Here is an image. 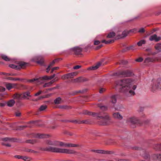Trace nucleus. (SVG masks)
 <instances>
[{
	"mask_svg": "<svg viewBox=\"0 0 161 161\" xmlns=\"http://www.w3.org/2000/svg\"><path fill=\"white\" fill-rule=\"evenodd\" d=\"M136 81L130 78L124 79L116 81L115 87L116 89H120V91L122 92L129 93L131 96L135 95V90L137 88L135 84Z\"/></svg>",
	"mask_w": 161,
	"mask_h": 161,
	"instance_id": "obj_1",
	"label": "nucleus"
},
{
	"mask_svg": "<svg viewBox=\"0 0 161 161\" xmlns=\"http://www.w3.org/2000/svg\"><path fill=\"white\" fill-rule=\"evenodd\" d=\"M82 114L88 115H92L94 117L97 116L99 118L104 119V120L98 121V124L100 125H106L109 124L110 123V117L108 114L104 112H100L97 113H92L85 110L83 111Z\"/></svg>",
	"mask_w": 161,
	"mask_h": 161,
	"instance_id": "obj_2",
	"label": "nucleus"
},
{
	"mask_svg": "<svg viewBox=\"0 0 161 161\" xmlns=\"http://www.w3.org/2000/svg\"><path fill=\"white\" fill-rule=\"evenodd\" d=\"M44 150L46 151H50L53 152L61 153L66 154H75L76 152L73 149L58 148L56 147H46Z\"/></svg>",
	"mask_w": 161,
	"mask_h": 161,
	"instance_id": "obj_3",
	"label": "nucleus"
},
{
	"mask_svg": "<svg viewBox=\"0 0 161 161\" xmlns=\"http://www.w3.org/2000/svg\"><path fill=\"white\" fill-rule=\"evenodd\" d=\"M134 75L132 72L130 70H126L119 71L114 74V75L121 77H127L132 76Z\"/></svg>",
	"mask_w": 161,
	"mask_h": 161,
	"instance_id": "obj_4",
	"label": "nucleus"
},
{
	"mask_svg": "<svg viewBox=\"0 0 161 161\" xmlns=\"http://www.w3.org/2000/svg\"><path fill=\"white\" fill-rule=\"evenodd\" d=\"M38 125V121H30L28 124L26 125H23L20 126V129H23L24 128H25L26 127H32L34 126H37Z\"/></svg>",
	"mask_w": 161,
	"mask_h": 161,
	"instance_id": "obj_5",
	"label": "nucleus"
},
{
	"mask_svg": "<svg viewBox=\"0 0 161 161\" xmlns=\"http://www.w3.org/2000/svg\"><path fill=\"white\" fill-rule=\"evenodd\" d=\"M26 64L24 62H21L20 63L19 65H16L13 64H9V66L12 68L16 69L19 70L25 67Z\"/></svg>",
	"mask_w": 161,
	"mask_h": 161,
	"instance_id": "obj_6",
	"label": "nucleus"
},
{
	"mask_svg": "<svg viewBox=\"0 0 161 161\" xmlns=\"http://www.w3.org/2000/svg\"><path fill=\"white\" fill-rule=\"evenodd\" d=\"M127 121L131 125H138L140 123L139 120L135 117L129 118L127 119Z\"/></svg>",
	"mask_w": 161,
	"mask_h": 161,
	"instance_id": "obj_7",
	"label": "nucleus"
},
{
	"mask_svg": "<svg viewBox=\"0 0 161 161\" xmlns=\"http://www.w3.org/2000/svg\"><path fill=\"white\" fill-rule=\"evenodd\" d=\"M153 84L152 85V91L153 92L158 89L159 84V79H153L152 80Z\"/></svg>",
	"mask_w": 161,
	"mask_h": 161,
	"instance_id": "obj_8",
	"label": "nucleus"
},
{
	"mask_svg": "<svg viewBox=\"0 0 161 161\" xmlns=\"http://www.w3.org/2000/svg\"><path fill=\"white\" fill-rule=\"evenodd\" d=\"M70 50L76 55L80 54L82 51L81 48L79 47H75L72 48L70 49Z\"/></svg>",
	"mask_w": 161,
	"mask_h": 161,
	"instance_id": "obj_9",
	"label": "nucleus"
},
{
	"mask_svg": "<svg viewBox=\"0 0 161 161\" xmlns=\"http://www.w3.org/2000/svg\"><path fill=\"white\" fill-rule=\"evenodd\" d=\"M161 39L160 37H157L156 34H154L151 36L149 38V40L151 41H155V42H158Z\"/></svg>",
	"mask_w": 161,
	"mask_h": 161,
	"instance_id": "obj_10",
	"label": "nucleus"
},
{
	"mask_svg": "<svg viewBox=\"0 0 161 161\" xmlns=\"http://www.w3.org/2000/svg\"><path fill=\"white\" fill-rule=\"evenodd\" d=\"M157 60L156 58L154 57H147L145 58L144 60V63H148L150 62H154Z\"/></svg>",
	"mask_w": 161,
	"mask_h": 161,
	"instance_id": "obj_11",
	"label": "nucleus"
},
{
	"mask_svg": "<svg viewBox=\"0 0 161 161\" xmlns=\"http://www.w3.org/2000/svg\"><path fill=\"white\" fill-rule=\"evenodd\" d=\"M14 99L18 100L22 99V94L16 93H15L13 96Z\"/></svg>",
	"mask_w": 161,
	"mask_h": 161,
	"instance_id": "obj_12",
	"label": "nucleus"
},
{
	"mask_svg": "<svg viewBox=\"0 0 161 161\" xmlns=\"http://www.w3.org/2000/svg\"><path fill=\"white\" fill-rule=\"evenodd\" d=\"M16 86V85L15 84L8 83L6 85V87L8 90H10L12 88H15Z\"/></svg>",
	"mask_w": 161,
	"mask_h": 161,
	"instance_id": "obj_13",
	"label": "nucleus"
},
{
	"mask_svg": "<svg viewBox=\"0 0 161 161\" xmlns=\"http://www.w3.org/2000/svg\"><path fill=\"white\" fill-rule=\"evenodd\" d=\"M22 94V99L25 98L27 99H29V98L28 97H31L30 95V92H27L24 93Z\"/></svg>",
	"mask_w": 161,
	"mask_h": 161,
	"instance_id": "obj_14",
	"label": "nucleus"
},
{
	"mask_svg": "<svg viewBox=\"0 0 161 161\" xmlns=\"http://www.w3.org/2000/svg\"><path fill=\"white\" fill-rule=\"evenodd\" d=\"M117 96V95H114L111 97V102L112 103H115L116 102Z\"/></svg>",
	"mask_w": 161,
	"mask_h": 161,
	"instance_id": "obj_15",
	"label": "nucleus"
},
{
	"mask_svg": "<svg viewBox=\"0 0 161 161\" xmlns=\"http://www.w3.org/2000/svg\"><path fill=\"white\" fill-rule=\"evenodd\" d=\"M113 116L114 118L120 119H122L123 118L122 116L118 112L114 113Z\"/></svg>",
	"mask_w": 161,
	"mask_h": 161,
	"instance_id": "obj_16",
	"label": "nucleus"
},
{
	"mask_svg": "<svg viewBox=\"0 0 161 161\" xmlns=\"http://www.w3.org/2000/svg\"><path fill=\"white\" fill-rule=\"evenodd\" d=\"M101 63L100 62H99L96 65L94 66H92L91 67L89 68H88V69L92 70H94L96 69L99 68V67L101 65Z\"/></svg>",
	"mask_w": 161,
	"mask_h": 161,
	"instance_id": "obj_17",
	"label": "nucleus"
},
{
	"mask_svg": "<svg viewBox=\"0 0 161 161\" xmlns=\"http://www.w3.org/2000/svg\"><path fill=\"white\" fill-rule=\"evenodd\" d=\"M77 73L75 72L71 73L66 74V76L67 79L73 78L74 76H75Z\"/></svg>",
	"mask_w": 161,
	"mask_h": 161,
	"instance_id": "obj_18",
	"label": "nucleus"
},
{
	"mask_svg": "<svg viewBox=\"0 0 161 161\" xmlns=\"http://www.w3.org/2000/svg\"><path fill=\"white\" fill-rule=\"evenodd\" d=\"M153 158L154 160H158L161 161V153L160 154H155L153 155Z\"/></svg>",
	"mask_w": 161,
	"mask_h": 161,
	"instance_id": "obj_19",
	"label": "nucleus"
},
{
	"mask_svg": "<svg viewBox=\"0 0 161 161\" xmlns=\"http://www.w3.org/2000/svg\"><path fill=\"white\" fill-rule=\"evenodd\" d=\"M1 57L2 58L6 61H9L11 60V59L8 58L6 55L4 54H2Z\"/></svg>",
	"mask_w": 161,
	"mask_h": 161,
	"instance_id": "obj_20",
	"label": "nucleus"
},
{
	"mask_svg": "<svg viewBox=\"0 0 161 161\" xmlns=\"http://www.w3.org/2000/svg\"><path fill=\"white\" fill-rule=\"evenodd\" d=\"M129 32H128L127 30L124 31L122 33V35L119 36V38H121L123 37L126 36L129 33Z\"/></svg>",
	"mask_w": 161,
	"mask_h": 161,
	"instance_id": "obj_21",
	"label": "nucleus"
},
{
	"mask_svg": "<svg viewBox=\"0 0 161 161\" xmlns=\"http://www.w3.org/2000/svg\"><path fill=\"white\" fill-rule=\"evenodd\" d=\"M155 48L158 52L161 51V44H156L155 46Z\"/></svg>",
	"mask_w": 161,
	"mask_h": 161,
	"instance_id": "obj_22",
	"label": "nucleus"
},
{
	"mask_svg": "<svg viewBox=\"0 0 161 161\" xmlns=\"http://www.w3.org/2000/svg\"><path fill=\"white\" fill-rule=\"evenodd\" d=\"M15 103L14 101L12 99L9 101L7 103V105L9 107L12 106Z\"/></svg>",
	"mask_w": 161,
	"mask_h": 161,
	"instance_id": "obj_23",
	"label": "nucleus"
},
{
	"mask_svg": "<svg viewBox=\"0 0 161 161\" xmlns=\"http://www.w3.org/2000/svg\"><path fill=\"white\" fill-rule=\"evenodd\" d=\"M48 136L46 135H44L43 134H37V136H36V137H38L40 138H47V136Z\"/></svg>",
	"mask_w": 161,
	"mask_h": 161,
	"instance_id": "obj_24",
	"label": "nucleus"
},
{
	"mask_svg": "<svg viewBox=\"0 0 161 161\" xmlns=\"http://www.w3.org/2000/svg\"><path fill=\"white\" fill-rule=\"evenodd\" d=\"M154 149L156 151H161V145H155L154 147Z\"/></svg>",
	"mask_w": 161,
	"mask_h": 161,
	"instance_id": "obj_25",
	"label": "nucleus"
},
{
	"mask_svg": "<svg viewBox=\"0 0 161 161\" xmlns=\"http://www.w3.org/2000/svg\"><path fill=\"white\" fill-rule=\"evenodd\" d=\"M114 40H110L108 41H105V40H103L102 41V43H104L106 44H109L111 43L114 42Z\"/></svg>",
	"mask_w": 161,
	"mask_h": 161,
	"instance_id": "obj_26",
	"label": "nucleus"
},
{
	"mask_svg": "<svg viewBox=\"0 0 161 161\" xmlns=\"http://www.w3.org/2000/svg\"><path fill=\"white\" fill-rule=\"evenodd\" d=\"M61 98L59 97L56 99L54 101V103L55 104H58L61 103Z\"/></svg>",
	"mask_w": 161,
	"mask_h": 161,
	"instance_id": "obj_27",
	"label": "nucleus"
},
{
	"mask_svg": "<svg viewBox=\"0 0 161 161\" xmlns=\"http://www.w3.org/2000/svg\"><path fill=\"white\" fill-rule=\"evenodd\" d=\"M67 147H75L79 146L78 145L71 143H67Z\"/></svg>",
	"mask_w": 161,
	"mask_h": 161,
	"instance_id": "obj_28",
	"label": "nucleus"
},
{
	"mask_svg": "<svg viewBox=\"0 0 161 161\" xmlns=\"http://www.w3.org/2000/svg\"><path fill=\"white\" fill-rule=\"evenodd\" d=\"M71 122H75V123H78V124H80V123H85L87 124V121L86 120H83L79 122H78L77 121L75 120V121H71Z\"/></svg>",
	"mask_w": 161,
	"mask_h": 161,
	"instance_id": "obj_29",
	"label": "nucleus"
},
{
	"mask_svg": "<svg viewBox=\"0 0 161 161\" xmlns=\"http://www.w3.org/2000/svg\"><path fill=\"white\" fill-rule=\"evenodd\" d=\"M22 159L25 161H29L31 159V158L27 156H22Z\"/></svg>",
	"mask_w": 161,
	"mask_h": 161,
	"instance_id": "obj_30",
	"label": "nucleus"
},
{
	"mask_svg": "<svg viewBox=\"0 0 161 161\" xmlns=\"http://www.w3.org/2000/svg\"><path fill=\"white\" fill-rule=\"evenodd\" d=\"M146 43V41L145 40H141L139 42H137V45L139 46H141L142 44H144Z\"/></svg>",
	"mask_w": 161,
	"mask_h": 161,
	"instance_id": "obj_31",
	"label": "nucleus"
},
{
	"mask_svg": "<svg viewBox=\"0 0 161 161\" xmlns=\"http://www.w3.org/2000/svg\"><path fill=\"white\" fill-rule=\"evenodd\" d=\"M47 108V106L46 105H41L39 108V110L40 111H42L45 110Z\"/></svg>",
	"mask_w": 161,
	"mask_h": 161,
	"instance_id": "obj_32",
	"label": "nucleus"
},
{
	"mask_svg": "<svg viewBox=\"0 0 161 161\" xmlns=\"http://www.w3.org/2000/svg\"><path fill=\"white\" fill-rule=\"evenodd\" d=\"M115 36V33L113 32H111L108 35L107 37L110 38H113V37H114Z\"/></svg>",
	"mask_w": 161,
	"mask_h": 161,
	"instance_id": "obj_33",
	"label": "nucleus"
},
{
	"mask_svg": "<svg viewBox=\"0 0 161 161\" xmlns=\"http://www.w3.org/2000/svg\"><path fill=\"white\" fill-rule=\"evenodd\" d=\"M93 151L99 153H105V152L102 150H93Z\"/></svg>",
	"mask_w": 161,
	"mask_h": 161,
	"instance_id": "obj_34",
	"label": "nucleus"
},
{
	"mask_svg": "<svg viewBox=\"0 0 161 161\" xmlns=\"http://www.w3.org/2000/svg\"><path fill=\"white\" fill-rule=\"evenodd\" d=\"M49 77L47 75L44 76L40 78V79L44 80H49Z\"/></svg>",
	"mask_w": 161,
	"mask_h": 161,
	"instance_id": "obj_35",
	"label": "nucleus"
},
{
	"mask_svg": "<svg viewBox=\"0 0 161 161\" xmlns=\"http://www.w3.org/2000/svg\"><path fill=\"white\" fill-rule=\"evenodd\" d=\"M3 141H5L6 142H8V141L10 142L12 141L11 139L9 138H8V137H6V138H3Z\"/></svg>",
	"mask_w": 161,
	"mask_h": 161,
	"instance_id": "obj_36",
	"label": "nucleus"
},
{
	"mask_svg": "<svg viewBox=\"0 0 161 161\" xmlns=\"http://www.w3.org/2000/svg\"><path fill=\"white\" fill-rule=\"evenodd\" d=\"M59 145L61 146H64L65 147H67V143H64L62 142H59Z\"/></svg>",
	"mask_w": 161,
	"mask_h": 161,
	"instance_id": "obj_37",
	"label": "nucleus"
},
{
	"mask_svg": "<svg viewBox=\"0 0 161 161\" xmlns=\"http://www.w3.org/2000/svg\"><path fill=\"white\" fill-rule=\"evenodd\" d=\"M100 109L103 110H106L107 109V107L105 106H101L100 107Z\"/></svg>",
	"mask_w": 161,
	"mask_h": 161,
	"instance_id": "obj_38",
	"label": "nucleus"
},
{
	"mask_svg": "<svg viewBox=\"0 0 161 161\" xmlns=\"http://www.w3.org/2000/svg\"><path fill=\"white\" fill-rule=\"evenodd\" d=\"M58 59H54V60L53 62H51L50 64H49L51 66H52V65H53V64H54L57 61H58Z\"/></svg>",
	"mask_w": 161,
	"mask_h": 161,
	"instance_id": "obj_39",
	"label": "nucleus"
},
{
	"mask_svg": "<svg viewBox=\"0 0 161 161\" xmlns=\"http://www.w3.org/2000/svg\"><path fill=\"white\" fill-rule=\"evenodd\" d=\"M26 152H30L31 153H35L36 152V151L31 149H27L25 151Z\"/></svg>",
	"mask_w": 161,
	"mask_h": 161,
	"instance_id": "obj_40",
	"label": "nucleus"
},
{
	"mask_svg": "<svg viewBox=\"0 0 161 161\" xmlns=\"http://www.w3.org/2000/svg\"><path fill=\"white\" fill-rule=\"evenodd\" d=\"M47 143L48 144L50 145H54L55 144L53 142L51 141H47Z\"/></svg>",
	"mask_w": 161,
	"mask_h": 161,
	"instance_id": "obj_41",
	"label": "nucleus"
},
{
	"mask_svg": "<svg viewBox=\"0 0 161 161\" xmlns=\"http://www.w3.org/2000/svg\"><path fill=\"white\" fill-rule=\"evenodd\" d=\"M81 78L80 77H79L77 78H76L75 79V82H80L81 81Z\"/></svg>",
	"mask_w": 161,
	"mask_h": 161,
	"instance_id": "obj_42",
	"label": "nucleus"
},
{
	"mask_svg": "<svg viewBox=\"0 0 161 161\" xmlns=\"http://www.w3.org/2000/svg\"><path fill=\"white\" fill-rule=\"evenodd\" d=\"M38 80V79H37L34 78V79H32L28 80V82H33L34 81H36V80Z\"/></svg>",
	"mask_w": 161,
	"mask_h": 161,
	"instance_id": "obj_43",
	"label": "nucleus"
},
{
	"mask_svg": "<svg viewBox=\"0 0 161 161\" xmlns=\"http://www.w3.org/2000/svg\"><path fill=\"white\" fill-rule=\"evenodd\" d=\"M51 86V85L50 84V83L49 82L48 83H45L43 85V87H49V86Z\"/></svg>",
	"mask_w": 161,
	"mask_h": 161,
	"instance_id": "obj_44",
	"label": "nucleus"
},
{
	"mask_svg": "<svg viewBox=\"0 0 161 161\" xmlns=\"http://www.w3.org/2000/svg\"><path fill=\"white\" fill-rule=\"evenodd\" d=\"M138 32L140 33H144L145 32V30L144 28H142L139 29Z\"/></svg>",
	"mask_w": 161,
	"mask_h": 161,
	"instance_id": "obj_45",
	"label": "nucleus"
},
{
	"mask_svg": "<svg viewBox=\"0 0 161 161\" xmlns=\"http://www.w3.org/2000/svg\"><path fill=\"white\" fill-rule=\"evenodd\" d=\"M42 91L40 90L37 92L34 95V96H37L40 95V94H41L42 93Z\"/></svg>",
	"mask_w": 161,
	"mask_h": 161,
	"instance_id": "obj_46",
	"label": "nucleus"
},
{
	"mask_svg": "<svg viewBox=\"0 0 161 161\" xmlns=\"http://www.w3.org/2000/svg\"><path fill=\"white\" fill-rule=\"evenodd\" d=\"M143 60V59L142 58H139L136 59V61L137 62H141Z\"/></svg>",
	"mask_w": 161,
	"mask_h": 161,
	"instance_id": "obj_47",
	"label": "nucleus"
},
{
	"mask_svg": "<svg viewBox=\"0 0 161 161\" xmlns=\"http://www.w3.org/2000/svg\"><path fill=\"white\" fill-rule=\"evenodd\" d=\"M136 46L134 45L132 46L129 48V49H131V50H135L136 49V48L135 47Z\"/></svg>",
	"mask_w": 161,
	"mask_h": 161,
	"instance_id": "obj_48",
	"label": "nucleus"
},
{
	"mask_svg": "<svg viewBox=\"0 0 161 161\" xmlns=\"http://www.w3.org/2000/svg\"><path fill=\"white\" fill-rule=\"evenodd\" d=\"M59 69V67H55L53 68L52 69L51 73H53V72L55 70L57 69Z\"/></svg>",
	"mask_w": 161,
	"mask_h": 161,
	"instance_id": "obj_49",
	"label": "nucleus"
},
{
	"mask_svg": "<svg viewBox=\"0 0 161 161\" xmlns=\"http://www.w3.org/2000/svg\"><path fill=\"white\" fill-rule=\"evenodd\" d=\"M81 67V66L79 65H76L74 67V69H77L80 68Z\"/></svg>",
	"mask_w": 161,
	"mask_h": 161,
	"instance_id": "obj_50",
	"label": "nucleus"
},
{
	"mask_svg": "<svg viewBox=\"0 0 161 161\" xmlns=\"http://www.w3.org/2000/svg\"><path fill=\"white\" fill-rule=\"evenodd\" d=\"M100 43V42L99 41H95L94 42V44L95 45H97L99 44Z\"/></svg>",
	"mask_w": 161,
	"mask_h": 161,
	"instance_id": "obj_51",
	"label": "nucleus"
},
{
	"mask_svg": "<svg viewBox=\"0 0 161 161\" xmlns=\"http://www.w3.org/2000/svg\"><path fill=\"white\" fill-rule=\"evenodd\" d=\"M14 157L15 158H18V159H21L22 158V156L20 155H15L14 156Z\"/></svg>",
	"mask_w": 161,
	"mask_h": 161,
	"instance_id": "obj_52",
	"label": "nucleus"
},
{
	"mask_svg": "<svg viewBox=\"0 0 161 161\" xmlns=\"http://www.w3.org/2000/svg\"><path fill=\"white\" fill-rule=\"evenodd\" d=\"M62 79L63 80H65L67 79V76H66V74L62 76L61 77Z\"/></svg>",
	"mask_w": 161,
	"mask_h": 161,
	"instance_id": "obj_53",
	"label": "nucleus"
},
{
	"mask_svg": "<svg viewBox=\"0 0 161 161\" xmlns=\"http://www.w3.org/2000/svg\"><path fill=\"white\" fill-rule=\"evenodd\" d=\"M55 76V74H54L52 75L51 76H49V78L48 79L49 80H51L54 78Z\"/></svg>",
	"mask_w": 161,
	"mask_h": 161,
	"instance_id": "obj_54",
	"label": "nucleus"
},
{
	"mask_svg": "<svg viewBox=\"0 0 161 161\" xmlns=\"http://www.w3.org/2000/svg\"><path fill=\"white\" fill-rule=\"evenodd\" d=\"M5 88L2 87L0 86V91L4 92L5 91Z\"/></svg>",
	"mask_w": 161,
	"mask_h": 161,
	"instance_id": "obj_55",
	"label": "nucleus"
},
{
	"mask_svg": "<svg viewBox=\"0 0 161 161\" xmlns=\"http://www.w3.org/2000/svg\"><path fill=\"white\" fill-rule=\"evenodd\" d=\"M51 66L50 65H49V66H48V67L47 68V73H48L50 70V67H51Z\"/></svg>",
	"mask_w": 161,
	"mask_h": 161,
	"instance_id": "obj_56",
	"label": "nucleus"
},
{
	"mask_svg": "<svg viewBox=\"0 0 161 161\" xmlns=\"http://www.w3.org/2000/svg\"><path fill=\"white\" fill-rule=\"evenodd\" d=\"M105 89L103 88H102L99 91V92L100 93H102L103 91H105Z\"/></svg>",
	"mask_w": 161,
	"mask_h": 161,
	"instance_id": "obj_57",
	"label": "nucleus"
},
{
	"mask_svg": "<svg viewBox=\"0 0 161 161\" xmlns=\"http://www.w3.org/2000/svg\"><path fill=\"white\" fill-rule=\"evenodd\" d=\"M3 145L7 147H10L11 146V145L9 143H3Z\"/></svg>",
	"mask_w": 161,
	"mask_h": 161,
	"instance_id": "obj_58",
	"label": "nucleus"
},
{
	"mask_svg": "<svg viewBox=\"0 0 161 161\" xmlns=\"http://www.w3.org/2000/svg\"><path fill=\"white\" fill-rule=\"evenodd\" d=\"M136 31V29H132L129 31V32H135Z\"/></svg>",
	"mask_w": 161,
	"mask_h": 161,
	"instance_id": "obj_59",
	"label": "nucleus"
},
{
	"mask_svg": "<svg viewBox=\"0 0 161 161\" xmlns=\"http://www.w3.org/2000/svg\"><path fill=\"white\" fill-rule=\"evenodd\" d=\"M20 113L19 112H16L15 113V115L16 116H19L20 115Z\"/></svg>",
	"mask_w": 161,
	"mask_h": 161,
	"instance_id": "obj_60",
	"label": "nucleus"
},
{
	"mask_svg": "<svg viewBox=\"0 0 161 161\" xmlns=\"http://www.w3.org/2000/svg\"><path fill=\"white\" fill-rule=\"evenodd\" d=\"M7 79L9 80H13L14 79V78L12 77H8L7 78Z\"/></svg>",
	"mask_w": 161,
	"mask_h": 161,
	"instance_id": "obj_61",
	"label": "nucleus"
},
{
	"mask_svg": "<svg viewBox=\"0 0 161 161\" xmlns=\"http://www.w3.org/2000/svg\"><path fill=\"white\" fill-rule=\"evenodd\" d=\"M145 158L146 159H147L149 158V155H147L145 157Z\"/></svg>",
	"mask_w": 161,
	"mask_h": 161,
	"instance_id": "obj_62",
	"label": "nucleus"
},
{
	"mask_svg": "<svg viewBox=\"0 0 161 161\" xmlns=\"http://www.w3.org/2000/svg\"><path fill=\"white\" fill-rule=\"evenodd\" d=\"M54 82V80H51L50 82H49L51 86L52 84Z\"/></svg>",
	"mask_w": 161,
	"mask_h": 161,
	"instance_id": "obj_63",
	"label": "nucleus"
},
{
	"mask_svg": "<svg viewBox=\"0 0 161 161\" xmlns=\"http://www.w3.org/2000/svg\"><path fill=\"white\" fill-rule=\"evenodd\" d=\"M43 62V59H41V60L37 61V63H42Z\"/></svg>",
	"mask_w": 161,
	"mask_h": 161,
	"instance_id": "obj_64",
	"label": "nucleus"
}]
</instances>
